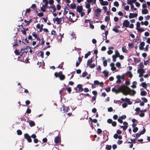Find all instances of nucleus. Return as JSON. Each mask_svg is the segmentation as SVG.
I'll return each mask as SVG.
<instances>
[{"instance_id":"2","label":"nucleus","mask_w":150,"mask_h":150,"mask_svg":"<svg viewBox=\"0 0 150 150\" xmlns=\"http://www.w3.org/2000/svg\"><path fill=\"white\" fill-rule=\"evenodd\" d=\"M54 76L56 78L59 77L61 80H63L65 78V76L64 75L62 74V71H60L59 73L55 72L54 73Z\"/></svg>"},{"instance_id":"64","label":"nucleus","mask_w":150,"mask_h":150,"mask_svg":"<svg viewBox=\"0 0 150 150\" xmlns=\"http://www.w3.org/2000/svg\"><path fill=\"white\" fill-rule=\"evenodd\" d=\"M113 52L112 50H109L107 52V53L108 54H112Z\"/></svg>"},{"instance_id":"26","label":"nucleus","mask_w":150,"mask_h":150,"mask_svg":"<svg viewBox=\"0 0 150 150\" xmlns=\"http://www.w3.org/2000/svg\"><path fill=\"white\" fill-rule=\"evenodd\" d=\"M141 23L142 25H148L149 23L147 21H146L144 22L143 21L141 22Z\"/></svg>"},{"instance_id":"28","label":"nucleus","mask_w":150,"mask_h":150,"mask_svg":"<svg viewBox=\"0 0 150 150\" xmlns=\"http://www.w3.org/2000/svg\"><path fill=\"white\" fill-rule=\"evenodd\" d=\"M103 73L104 74L105 77H107L108 75V72L106 71H104L103 72Z\"/></svg>"},{"instance_id":"35","label":"nucleus","mask_w":150,"mask_h":150,"mask_svg":"<svg viewBox=\"0 0 150 150\" xmlns=\"http://www.w3.org/2000/svg\"><path fill=\"white\" fill-rule=\"evenodd\" d=\"M112 30L114 31L116 33H118L119 32V30L118 29L116 28V27H115L112 29Z\"/></svg>"},{"instance_id":"31","label":"nucleus","mask_w":150,"mask_h":150,"mask_svg":"<svg viewBox=\"0 0 150 150\" xmlns=\"http://www.w3.org/2000/svg\"><path fill=\"white\" fill-rule=\"evenodd\" d=\"M146 92L145 91H142L141 92L140 94L142 96H145L146 94Z\"/></svg>"},{"instance_id":"25","label":"nucleus","mask_w":150,"mask_h":150,"mask_svg":"<svg viewBox=\"0 0 150 150\" xmlns=\"http://www.w3.org/2000/svg\"><path fill=\"white\" fill-rule=\"evenodd\" d=\"M112 148V146L111 145H107L105 149L107 150H110Z\"/></svg>"},{"instance_id":"18","label":"nucleus","mask_w":150,"mask_h":150,"mask_svg":"<svg viewBox=\"0 0 150 150\" xmlns=\"http://www.w3.org/2000/svg\"><path fill=\"white\" fill-rule=\"evenodd\" d=\"M60 139L58 136L56 137L54 139V142L56 144L58 143L59 142Z\"/></svg>"},{"instance_id":"15","label":"nucleus","mask_w":150,"mask_h":150,"mask_svg":"<svg viewBox=\"0 0 150 150\" xmlns=\"http://www.w3.org/2000/svg\"><path fill=\"white\" fill-rule=\"evenodd\" d=\"M26 53V54L27 52V49H21V50L20 53H21V56H22V55L24 53Z\"/></svg>"},{"instance_id":"48","label":"nucleus","mask_w":150,"mask_h":150,"mask_svg":"<svg viewBox=\"0 0 150 150\" xmlns=\"http://www.w3.org/2000/svg\"><path fill=\"white\" fill-rule=\"evenodd\" d=\"M32 21V20L31 19H30L29 21H27L26 24V25L27 26L29 25Z\"/></svg>"},{"instance_id":"62","label":"nucleus","mask_w":150,"mask_h":150,"mask_svg":"<svg viewBox=\"0 0 150 150\" xmlns=\"http://www.w3.org/2000/svg\"><path fill=\"white\" fill-rule=\"evenodd\" d=\"M26 13L25 14H26V13H30L31 11V10L30 8L27 9L26 10Z\"/></svg>"},{"instance_id":"9","label":"nucleus","mask_w":150,"mask_h":150,"mask_svg":"<svg viewBox=\"0 0 150 150\" xmlns=\"http://www.w3.org/2000/svg\"><path fill=\"white\" fill-rule=\"evenodd\" d=\"M130 24L129 22L127 20H125L122 23V25L125 27H128Z\"/></svg>"},{"instance_id":"58","label":"nucleus","mask_w":150,"mask_h":150,"mask_svg":"<svg viewBox=\"0 0 150 150\" xmlns=\"http://www.w3.org/2000/svg\"><path fill=\"white\" fill-rule=\"evenodd\" d=\"M114 21L115 22H118L119 21V18H118L116 16H115L114 18Z\"/></svg>"},{"instance_id":"36","label":"nucleus","mask_w":150,"mask_h":150,"mask_svg":"<svg viewBox=\"0 0 150 150\" xmlns=\"http://www.w3.org/2000/svg\"><path fill=\"white\" fill-rule=\"evenodd\" d=\"M127 50L125 46L122 47V51L123 52H127Z\"/></svg>"},{"instance_id":"14","label":"nucleus","mask_w":150,"mask_h":150,"mask_svg":"<svg viewBox=\"0 0 150 150\" xmlns=\"http://www.w3.org/2000/svg\"><path fill=\"white\" fill-rule=\"evenodd\" d=\"M145 45V43L144 42H141L140 45L139 46V49L141 50H143L144 48V47Z\"/></svg>"},{"instance_id":"37","label":"nucleus","mask_w":150,"mask_h":150,"mask_svg":"<svg viewBox=\"0 0 150 150\" xmlns=\"http://www.w3.org/2000/svg\"><path fill=\"white\" fill-rule=\"evenodd\" d=\"M14 52L16 55H21V53H20V52L19 53V51L17 49H16L15 50Z\"/></svg>"},{"instance_id":"3","label":"nucleus","mask_w":150,"mask_h":150,"mask_svg":"<svg viewBox=\"0 0 150 150\" xmlns=\"http://www.w3.org/2000/svg\"><path fill=\"white\" fill-rule=\"evenodd\" d=\"M82 86V85L81 84L77 85V87L74 88V90H76V92H80L82 91L83 90Z\"/></svg>"},{"instance_id":"22","label":"nucleus","mask_w":150,"mask_h":150,"mask_svg":"<svg viewBox=\"0 0 150 150\" xmlns=\"http://www.w3.org/2000/svg\"><path fill=\"white\" fill-rule=\"evenodd\" d=\"M93 62L92 58H91L90 59H89L87 61V66H88L91 64Z\"/></svg>"},{"instance_id":"27","label":"nucleus","mask_w":150,"mask_h":150,"mask_svg":"<svg viewBox=\"0 0 150 150\" xmlns=\"http://www.w3.org/2000/svg\"><path fill=\"white\" fill-rule=\"evenodd\" d=\"M71 8L72 9H75L76 8V5L75 4H70Z\"/></svg>"},{"instance_id":"38","label":"nucleus","mask_w":150,"mask_h":150,"mask_svg":"<svg viewBox=\"0 0 150 150\" xmlns=\"http://www.w3.org/2000/svg\"><path fill=\"white\" fill-rule=\"evenodd\" d=\"M17 134L19 135H21L22 134V131L19 129L17 130Z\"/></svg>"},{"instance_id":"4","label":"nucleus","mask_w":150,"mask_h":150,"mask_svg":"<svg viewBox=\"0 0 150 150\" xmlns=\"http://www.w3.org/2000/svg\"><path fill=\"white\" fill-rule=\"evenodd\" d=\"M116 78L117 79L116 82L117 83H119L121 82L122 80H124V75H122V76H120L119 75H117V76Z\"/></svg>"},{"instance_id":"40","label":"nucleus","mask_w":150,"mask_h":150,"mask_svg":"<svg viewBox=\"0 0 150 150\" xmlns=\"http://www.w3.org/2000/svg\"><path fill=\"white\" fill-rule=\"evenodd\" d=\"M44 2H45V4L44 5H43V7L44 8H46L47 6V5L48 4V1H44Z\"/></svg>"},{"instance_id":"42","label":"nucleus","mask_w":150,"mask_h":150,"mask_svg":"<svg viewBox=\"0 0 150 150\" xmlns=\"http://www.w3.org/2000/svg\"><path fill=\"white\" fill-rule=\"evenodd\" d=\"M103 66L105 67L107 66V60H104V61H103Z\"/></svg>"},{"instance_id":"45","label":"nucleus","mask_w":150,"mask_h":150,"mask_svg":"<svg viewBox=\"0 0 150 150\" xmlns=\"http://www.w3.org/2000/svg\"><path fill=\"white\" fill-rule=\"evenodd\" d=\"M141 99L142 100H143L144 102L146 103L148 101V100L146 98L144 97H143Z\"/></svg>"},{"instance_id":"7","label":"nucleus","mask_w":150,"mask_h":150,"mask_svg":"<svg viewBox=\"0 0 150 150\" xmlns=\"http://www.w3.org/2000/svg\"><path fill=\"white\" fill-rule=\"evenodd\" d=\"M139 74V77H141L143 76V74L145 72V71L143 69H139L137 70Z\"/></svg>"},{"instance_id":"24","label":"nucleus","mask_w":150,"mask_h":150,"mask_svg":"<svg viewBox=\"0 0 150 150\" xmlns=\"http://www.w3.org/2000/svg\"><path fill=\"white\" fill-rule=\"evenodd\" d=\"M114 103L120 105H121V104L122 102H121L120 100H114Z\"/></svg>"},{"instance_id":"50","label":"nucleus","mask_w":150,"mask_h":150,"mask_svg":"<svg viewBox=\"0 0 150 150\" xmlns=\"http://www.w3.org/2000/svg\"><path fill=\"white\" fill-rule=\"evenodd\" d=\"M114 6L116 7H118L119 6V4L117 1H115L114 3Z\"/></svg>"},{"instance_id":"61","label":"nucleus","mask_w":150,"mask_h":150,"mask_svg":"<svg viewBox=\"0 0 150 150\" xmlns=\"http://www.w3.org/2000/svg\"><path fill=\"white\" fill-rule=\"evenodd\" d=\"M116 57L114 56V55H113L112 56V58H113V61L114 62H115L116 61Z\"/></svg>"},{"instance_id":"44","label":"nucleus","mask_w":150,"mask_h":150,"mask_svg":"<svg viewBox=\"0 0 150 150\" xmlns=\"http://www.w3.org/2000/svg\"><path fill=\"white\" fill-rule=\"evenodd\" d=\"M66 90V89L64 88H63L62 89L60 90L59 91V93L61 95V93H62L64 92V91H65Z\"/></svg>"},{"instance_id":"20","label":"nucleus","mask_w":150,"mask_h":150,"mask_svg":"<svg viewBox=\"0 0 150 150\" xmlns=\"http://www.w3.org/2000/svg\"><path fill=\"white\" fill-rule=\"evenodd\" d=\"M100 4L102 6H105V5H108V1H103L102 2H100Z\"/></svg>"},{"instance_id":"54","label":"nucleus","mask_w":150,"mask_h":150,"mask_svg":"<svg viewBox=\"0 0 150 150\" xmlns=\"http://www.w3.org/2000/svg\"><path fill=\"white\" fill-rule=\"evenodd\" d=\"M102 132V130L100 129H97V133L98 134H100Z\"/></svg>"},{"instance_id":"59","label":"nucleus","mask_w":150,"mask_h":150,"mask_svg":"<svg viewBox=\"0 0 150 150\" xmlns=\"http://www.w3.org/2000/svg\"><path fill=\"white\" fill-rule=\"evenodd\" d=\"M137 15V13H132V18L136 17Z\"/></svg>"},{"instance_id":"30","label":"nucleus","mask_w":150,"mask_h":150,"mask_svg":"<svg viewBox=\"0 0 150 150\" xmlns=\"http://www.w3.org/2000/svg\"><path fill=\"white\" fill-rule=\"evenodd\" d=\"M77 18L75 20H72V19L71 18V17L70 16H69V21H70L72 23H74L75 21H76L77 20Z\"/></svg>"},{"instance_id":"34","label":"nucleus","mask_w":150,"mask_h":150,"mask_svg":"<svg viewBox=\"0 0 150 150\" xmlns=\"http://www.w3.org/2000/svg\"><path fill=\"white\" fill-rule=\"evenodd\" d=\"M87 74V72L86 71H84L82 74L81 76L83 77H85Z\"/></svg>"},{"instance_id":"57","label":"nucleus","mask_w":150,"mask_h":150,"mask_svg":"<svg viewBox=\"0 0 150 150\" xmlns=\"http://www.w3.org/2000/svg\"><path fill=\"white\" fill-rule=\"evenodd\" d=\"M122 120L123 119H125L126 118V115H123L120 117Z\"/></svg>"},{"instance_id":"5","label":"nucleus","mask_w":150,"mask_h":150,"mask_svg":"<svg viewBox=\"0 0 150 150\" xmlns=\"http://www.w3.org/2000/svg\"><path fill=\"white\" fill-rule=\"evenodd\" d=\"M101 12V10L99 8L96 9L94 12V15L97 17H99L100 16V13Z\"/></svg>"},{"instance_id":"13","label":"nucleus","mask_w":150,"mask_h":150,"mask_svg":"<svg viewBox=\"0 0 150 150\" xmlns=\"http://www.w3.org/2000/svg\"><path fill=\"white\" fill-rule=\"evenodd\" d=\"M132 121L133 123V124L132 125V127H134L137 125V123L138 122L137 120L134 119L132 120Z\"/></svg>"},{"instance_id":"46","label":"nucleus","mask_w":150,"mask_h":150,"mask_svg":"<svg viewBox=\"0 0 150 150\" xmlns=\"http://www.w3.org/2000/svg\"><path fill=\"white\" fill-rule=\"evenodd\" d=\"M110 18L109 16H106L105 17V21L106 22H107V21H108L110 20Z\"/></svg>"},{"instance_id":"17","label":"nucleus","mask_w":150,"mask_h":150,"mask_svg":"<svg viewBox=\"0 0 150 150\" xmlns=\"http://www.w3.org/2000/svg\"><path fill=\"white\" fill-rule=\"evenodd\" d=\"M48 8L49 9L52 8L53 9V11L52 12H54L56 11V8L55 6L54 5L49 7Z\"/></svg>"},{"instance_id":"60","label":"nucleus","mask_w":150,"mask_h":150,"mask_svg":"<svg viewBox=\"0 0 150 150\" xmlns=\"http://www.w3.org/2000/svg\"><path fill=\"white\" fill-rule=\"evenodd\" d=\"M138 130V128L137 127H135L133 129V131L134 132H135Z\"/></svg>"},{"instance_id":"52","label":"nucleus","mask_w":150,"mask_h":150,"mask_svg":"<svg viewBox=\"0 0 150 150\" xmlns=\"http://www.w3.org/2000/svg\"><path fill=\"white\" fill-rule=\"evenodd\" d=\"M67 8V6H66L65 7V8H64V11L63 13V14L64 15H66L68 12V11H67L66 10V9Z\"/></svg>"},{"instance_id":"63","label":"nucleus","mask_w":150,"mask_h":150,"mask_svg":"<svg viewBox=\"0 0 150 150\" xmlns=\"http://www.w3.org/2000/svg\"><path fill=\"white\" fill-rule=\"evenodd\" d=\"M127 104L126 103H124L122 104V106L123 108H125L127 106Z\"/></svg>"},{"instance_id":"21","label":"nucleus","mask_w":150,"mask_h":150,"mask_svg":"<svg viewBox=\"0 0 150 150\" xmlns=\"http://www.w3.org/2000/svg\"><path fill=\"white\" fill-rule=\"evenodd\" d=\"M140 86H142L145 88H147V84L145 82L142 83L139 85Z\"/></svg>"},{"instance_id":"32","label":"nucleus","mask_w":150,"mask_h":150,"mask_svg":"<svg viewBox=\"0 0 150 150\" xmlns=\"http://www.w3.org/2000/svg\"><path fill=\"white\" fill-rule=\"evenodd\" d=\"M91 53V52L90 51L88 52L87 53L85 54L84 57L85 58H87L89 56Z\"/></svg>"},{"instance_id":"23","label":"nucleus","mask_w":150,"mask_h":150,"mask_svg":"<svg viewBox=\"0 0 150 150\" xmlns=\"http://www.w3.org/2000/svg\"><path fill=\"white\" fill-rule=\"evenodd\" d=\"M137 84V83L136 81H135L133 82L132 83V88H135L136 87V85Z\"/></svg>"},{"instance_id":"16","label":"nucleus","mask_w":150,"mask_h":150,"mask_svg":"<svg viewBox=\"0 0 150 150\" xmlns=\"http://www.w3.org/2000/svg\"><path fill=\"white\" fill-rule=\"evenodd\" d=\"M110 65L111 67V70L112 71H115L116 69V68L115 66V64L113 63L110 64Z\"/></svg>"},{"instance_id":"49","label":"nucleus","mask_w":150,"mask_h":150,"mask_svg":"<svg viewBox=\"0 0 150 150\" xmlns=\"http://www.w3.org/2000/svg\"><path fill=\"white\" fill-rule=\"evenodd\" d=\"M105 90L106 92H109L110 91V87H107L105 88Z\"/></svg>"},{"instance_id":"43","label":"nucleus","mask_w":150,"mask_h":150,"mask_svg":"<svg viewBox=\"0 0 150 150\" xmlns=\"http://www.w3.org/2000/svg\"><path fill=\"white\" fill-rule=\"evenodd\" d=\"M66 89L69 93H71V87H68L66 88Z\"/></svg>"},{"instance_id":"41","label":"nucleus","mask_w":150,"mask_h":150,"mask_svg":"<svg viewBox=\"0 0 150 150\" xmlns=\"http://www.w3.org/2000/svg\"><path fill=\"white\" fill-rule=\"evenodd\" d=\"M30 7L31 8L35 9V8H36V5L35 4H33Z\"/></svg>"},{"instance_id":"33","label":"nucleus","mask_w":150,"mask_h":150,"mask_svg":"<svg viewBox=\"0 0 150 150\" xmlns=\"http://www.w3.org/2000/svg\"><path fill=\"white\" fill-rule=\"evenodd\" d=\"M126 75L128 76L130 78H131V71H127L126 73Z\"/></svg>"},{"instance_id":"39","label":"nucleus","mask_w":150,"mask_h":150,"mask_svg":"<svg viewBox=\"0 0 150 150\" xmlns=\"http://www.w3.org/2000/svg\"><path fill=\"white\" fill-rule=\"evenodd\" d=\"M135 110L136 111V114L137 115L139 114V112L140 111V109L139 108H137L135 109Z\"/></svg>"},{"instance_id":"8","label":"nucleus","mask_w":150,"mask_h":150,"mask_svg":"<svg viewBox=\"0 0 150 150\" xmlns=\"http://www.w3.org/2000/svg\"><path fill=\"white\" fill-rule=\"evenodd\" d=\"M24 137L28 142H32V139H31L30 137L28 135V133H25L24 134Z\"/></svg>"},{"instance_id":"12","label":"nucleus","mask_w":150,"mask_h":150,"mask_svg":"<svg viewBox=\"0 0 150 150\" xmlns=\"http://www.w3.org/2000/svg\"><path fill=\"white\" fill-rule=\"evenodd\" d=\"M27 122L29 123L30 126L31 127H33L35 125V123L33 121L31 120H29Z\"/></svg>"},{"instance_id":"53","label":"nucleus","mask_w":150,"mask_h":150,"mask_svg":"<svg viewBox=\"0 0 150 150\" xmlns=\"http://www.w3.org/2000/svg\"><path fill=\"white\" fill-rule=\"evenodd\" d=\"M31 110L30 109H29L28 108L26 112L28 114H30L31 113Z\"/></svg>"},{"instance_id":"10","label":"nucleus","mask_w":150,"mask_h":150,"mask_svg":"<svg viewBox=\"0 0 150 150\" xmlns=\"http://www.w3.org/2000/svg\"><path fill=\"white\" fill-rule=\"evenodd\" d=\"M63 110L64 113H66L68 112L70 110V108L69 106L66 107L64 106L63 107Z\"/></svg>"},{"instance_id":"51","label":"nucleus","mask_w":150,"mask_h":150,"mask_svg":"<svg viewBox=\"0 0 150 150\" xmlns=\"http://www.w3.org/2000/svg\"><path fill=\"white\" fill-rule=\"evenodd\" d=\"M111 123L113 127H115L116 126L117 123L115 121L112 122Z\"/></svg>"},{"instance_id":"6","label":"nucleus","mask_w":150,"mask_h":150,"mask_svg":"<svg viewBox=\"0 0 150 150\" xmlns=\"http://www.w3.org/2000/svg\"><path fill=\"white\" fill-rule=\"evenodd\" d=\"M62 19V18H58L57 17L56 18H53V21L54 22H55V21H57V22L56 24H60L61 23Z\"/></svg>"},{"instance_id":"47","label":"nucleus","mask_w":150,"mask_h":150,"mask_svg":"<svg viewBox=\"0 0 150 150\" xmlns=\"http://www.w3.org/2000/svg\"><path fill=\"white\" fill-rule=\"evenodd\" d=\"M37 15L38 16L40 17L43 16L44 14H43V13L41 12H40V13H38L37 14Z\"/></svg>"},{"instance_id":"56","label":"nucleus","mask_w":150,"mask_h":150,"mask_svg":"<svg viewBox=\"0 0 150 150\" xmlns=\"http://www.w3.org/2000/svg\"><path fill=\"white\" fill-rule=\"evenodd\" d=\"M57 10H59L61 8V6L59 4H58L57 5Z\"/></svg>"},{"instance_id":"55","label":"nucleus","mask_w":150,"mask_h":150,"mask_svg":"<svg viewBox=\"0 0 150 150\" xmlns=\"http://www.w3.org/2000/svg\"><path fill=\"white\" fill-rule=\"evenodd\" d=\"M94 83L96 85H99L100 83V82L97 80H95L94 81Z\"/></svg>"},{"instance_id":"11","label":"nucleus","mask_w":150,"mask_h":150,"mask_svg":"<svg viewBox=\"0 0 150 150\" xmlns=\"http://www.w3.org/2000/svg\"><path fill=\"white\" fill-rule=\"evenodd\" d=\"M83 9V7L82 6H78L76 8V11L79 13H81Z\"/></svg>"},{"instance_id":"29","label":"nucleus","mask_w":150,"mask_h":150,"mask_svg":"<svg viewBox=\"0 0 150 150\" xmlns=\"http://www.w3.org/2000/svg\"><path fill=\"white\" fill-rule=\"evenodd\" d=\"M115 54L114 55V56H115L116 57H118L119 56H120V54L117 50H115Z\"/></svg>"},{"instance_id":"19","label":"nucleus","mask_w":150,"mask_h":150,"mask_svg":"<svg viewBox=\"0 0 150 150\" xmlns=\"http://www.w3.org/2000/svg\"><path fill=\"white\" fill-rule=\"evenodd\" d=\"M142 13L144 14H146L148 12V11L146 8H143L142 10Z\"/></svg>"},{"instance_id":"1","label":"nucleus","mask_w":150,"mask_h":150,"mask_svg":"<svg viewBox=\"0 0 150 150\" xmlns=\"http://www.w3.org/2000/svg\"><path fill=\"white\" fill-rule=\"evenodd\" d=\"M112 90L113 92H115L118 93L120 91H122L125 94L130 93L131 92V90L127 86L124 85L119 87L118 90H117L115 88H112Z\"/></svg>"}]
</instances>
